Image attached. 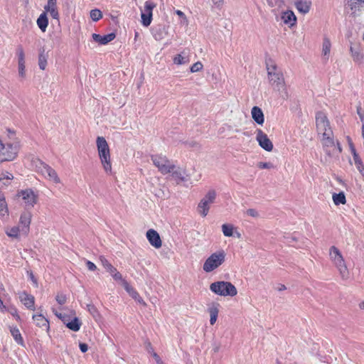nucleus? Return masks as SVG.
I'll use <instances>...</instances> for the list:
<instances>
[{
  "instance_id": "obj_1",
  "label": "nucleus",
  "mask_w": 364,
  "mask_h": 364,
  "mask_svg": "<svg viewBox=\"0 0 364 364\" xmlns=\"http://www.w3.org/2000/svg\"><path fill=\"white\" fill-rule=\"evenodd\" d=\"M97 154L104 171L107 175L112 174V161L111 150L108 142L103 136H97L96 139Z\"/></svg>"
},
{
  "instance_id": "obj_2",
  "label": "nucleus",
  "mask_w": 364,
  "mask_h": 364,
  "mask_svg": "<svg viewBox=\"0 0 364 364\" xmlns=\"http://www.w3.org/2000/svg\"><path fill=\"white\" fill-rule=\"evenodd\" d=\"M19 141H7L6 139H0V164L14 161L18 156Z\"/></svg>"
},
{
  "instance_id": "obj_3",
  "label": "nucleus",
  "mask_w": 364,
  "mask_h": 364,
  "mask_svg": "<svg viewBox=\"0 0 364 364\" xmlns=\"http://www.w3.org/2000/svg\"><path fill=\"white\" fill-rule=\"evenodd\" d=\"M330 259L339 272L342 279L346 280L349 278V270L346 261L338 247L331 246L329 249Z\"/></svg>"
},
{
  "instance_id": "obj_4",
  "label": "nucleus",
  "mask_w": 364,
  "mask_h": 364,
  "mask_svg": "<svg viewBox=\"0 0 364 364\" xmlns=\"http://www.w3.org/2000/svg\"><path fill=\"white\" fill-rule=\"evenodd\" d=\"M210 290L221 296H235L237 294V288L230 282L218 281L210 285Z\"/></svg>"
},
{
  "instance_id": "obj_5",
  "label": "nucleus",
  "mask_w": 364,
  "mask_h": 364,
  "mask_svg": "<svg viewBox=\"0 0 364 364\" xmlns=\"http://www.w3.org/2000/svg\"><path fill=\"white\" fill-rule=\"evenodd\" d=\"M225 257L226 254L223 250L211 254L203 264V271L208 273L214 271L225 262Z\"/></svg>"
},
{
  "instance_id": "obj_6",
  "label": "nucleus",
  "mask_w": 364,
  "mask_h": 364,
  "mask_svg": "<svg viewBox=\"0 0 364 364\" xmlns=\"http://www.w3.org/2000/svg\"><path fill=\"white\" fill-rule=\"evenodd\" d=\"M267 75L269 82L274 85L278 90H285V81L283 73L277 70V67L274 63H267Z\"/></svg>"
},
{
  "instance_id": "obj_7",
  "label": "nucleus",
  "mask_w": 364,
  "mask_h": 364,
  "mask_svg": "<svg viewBox=\"0 0 364 364\" xmlns=\"http://www.w3.org/2000/svg\"><path fill=\"white\" fill-rule=\"evenodd\" d=\"M151 159L159 171L164 175L171 173L176 168V166L171 162L166 156L162 154H152Z\"/></svg>"
},
{
  "instance_id": "obj_8",
  "label": "nucleus",
  "mask_w": 364,
  "mask_h": 364,
  "mask_svg": "<svg viewBox=\"0 0 364 364\" xmlns=\"http://www.w3.org/2000/svg\"><path fill=\"white\" fill-rule=\"evenodd\" d=\"M316 127L318 134L321 135V137L324 136L325 134L332 135L333 134L330 122L326 114L323 112H318L316 114Z\"/></svg>"
},
{
  "instance_id": "obj_9",
  "label": "nucleus",
  "mask_w": 364,
  "mask_h": 364,
  "mask_svg": "<svg viewBox=\"0 0 364 364\" xmlns=\"http://www.w3.org/2000/svg\"><path fill=\"white\" fill-rule=\"evenodd\" d=\"M321 142L323 151L329 156H331L336 151L338 153L342 151V148L340 145V143L338 141L335 140L333 134H332V135H329V134H325L324 136L321 138Z\"/></svg>"
},
{
  "instance_id": "obj_10",
  "label": "nucleus",
  "mask_w": 364,
  "mask_h": 364,
  "mask_svg": "<svg viewBox=\"0 0 364 364\" xmlns=\"http://www.w3.org/2000/svg\"><path fill=\"white\" fill-rule=\"evenodd\" d=\"M36 163V167L38 172L55 183H60V179L58 177L57 172L51 166L41 160H38Z\"/></svg>"
},
{
  "instance_id": "obj_11",
  "label": "nucleus",
  "mask_w": 364,
  "mask_h": 364,
  "mask_svg": "<svg viewBox=\"0 0 364 364\" xmlns=\"http://www.w3.org/2000/svg\"><path fill=\"white\" fill-rule=\"evenodd\" d=\"M215 197L216 192L214 190H210L199 203L198 211L203 217H205L208 215L210 205L214 203Z\"/></svg>"
},
{
  "instance_id": "obj_12",
  "label": "nucleus",
  "mask_w": 364,
  "mask_h": 364,
  "mask_svg": "<svg viewBox=\"0 0 364 364\" xmlns=\"http://www.w3.org/2000/svg\"><path fill=\"white\" fill-rule=\"evenodd\" d=\"M18 197H21L27 207L33 208L38 202V195L31 188L18 191Z\"/></svg>"
},
{
  "instance_id": "obj_13",
  "label": "nucleus",
  "mask_w": 364,
  "mask_h": 364,
  "mask_svg": "<svg viewBox=\"0 0 364 364\" xmlns=\"http://www.w3.org/2000/svg\"><path fill=\"white\" fill-rule=\"evenodd\" d=\"M99 260L105 269L109 273L113 279L116 282L122 280V274L114 267L109 261L103 255L99 257Z\"/></svg>"
},
{
  "instance_id": "obj_14",
  "label": "nucleus",
  "mask_w": 364,
  "mask_h": 364,
  "mask_svg": "<svg viewBox=\"0 0 364 364\" xmlns=\"http://www.w3.org/2000/svg\"><path fill=\"white\" fill-rule=\"evenodd\" d=\"M156 4L151 1H146L144 4V10L141 11V22L144 26H149L152 20V11L155 8Z\"/></svg>"
},
{
  "instance_id": "obj_15",
  "label": "nucleus",
  "mask_w": 364,
  "mask_h": 364,
  "mask_svg": "<svg viewBox=\"0 0 364 364\" xmlns=\"http://www.w3.org/2000/svg\"><path fill=\"white\" fill-rule=\"evenodd\" d=\"M32 214L29 211L23 212L19 218L18 226L21 228L22 235L27 236L30 232Z\"/></svg>"
},
{
  "instance_id": "obj_16",
  "label": "nucleus",
  "mask_w": 364,
  "mask_h": 364,
  "mask_svg": "<svg viewBox=\"0 0 364 364\" xmlns=\"http://www.w3.org/2000/svg\"><path fill=\"white\" fill-rule=\"evenodd\" d=\"M256 139L259 143V145L267 151H271L273 149V144L269 139L267 135L262 130H257Z\"/></svg>"
},
{
  "instance_id": "obj_17",
  "label": "nucleus",
  "mask_w": 364,
  "mask_h": 364,
  "mask_svg": "<svg viewBox=\"0 0 364 364\" xmlns=\"http://www.w3.org/2000/svg\"><path fill=\"white\" fill-rule=\"evenodd\" d=\"M48 13L51 17L59 21V12L57 6V0H47L46 4L44 6V11Z\"/></svg>"
},
{
  "instance_id": "obj_18",
  "label": "nucleus",
  "mask_w": 364,
  "mask_h": 364,
  "mask_svg": "<svg viewBox=\"0 0 364 364\" xmlns=\"http://www.w3.org/2000/svg\"><path fill=\"white\" fill-rule=\"evenodd\" d=\"M19 299L28 309L35 310V297L33 295L23 291L19 294Z\"/></svg>"
},
{
  "instance_id": "obj_19",
  "label": "nucleus",
  "mask_w": 364,
  "mask_h": 364,
  "mask_svg": "<svg viewBox=\"0 0 364 364\" xmlns=\"http://www.w3.org/2000/svg\"><path fill=\"white\" fill-rule=\"evenodd\" d=\"M146 237L149 243L156 249H159L162 245V242L159 234L154 229H150L146 232Z\"/></svg>"
},
{
  "instance_id": "obj_20",
  "label": "nucleus",
  "mask_w": 364,
  "mask_h": 364,
  "mask_svg": "<svg viewBox=\"0 0 364 364\" xmlns=\"http://www.w3.org/2000/svg\"><path fill=\"white\" fill-rule=\"evenodd\" d=\"M115 38V34L113 33L101 36L100 34L93 33L92 34V38L93 40L98 43L100 45H106L110 41H113Z\"/></svg>"
},
{
  "instance_id": "obj_21",
  "label": "nucleus",
  "mask_w": 364,
  "mask_h": 364,
  "mask_svg": "<svg viewBox=\"0 0 364 364\" xmlns=\"http://www.w3.org/2000/svg\"><path fill=\"white\" fill-rule=\"evenodd\" d=\"M36 325L40 328H44L47 331L50 328V324L48 320L43 316L41 314H33L32 316Z\"/></svg>"
},
{
  "instance_id": "obj_22",
  "label": "nucleus",
  "mask_w": 364,
  "mask_h": 364,
  "mask_svg": "<svg viewBox=\"0 0 364 364\" xmlns=\"http://www.w3.org/2000/svg\"><path fill=\"white\" fill-rule=\"evenodd\" d=\"M295 6L300 13L305 14L310 11L311 1V0H296Z\"/></svg>"
},
{
  "instance_id": "obj_23",
  "label": "nucleus",
  "mask_w": 364,
  "mask_h": 364,
  "mask_svg": "<svg viewBox=\"0 0 364 364\" xmlns=\"http://www.w3.org/2000/svg\"><path fill=\"white\" fill-rule=\"evenodd\" d=\"M252 119L258 124H263L264 122V117L262 109L257 106L252 107L251 111Z\"/></svg>"
},
{
  "instance_id": "obj_24",
  "label": "nucleus",
  "mask_w": 364,
  "mask_h": 364,
  "mask_svg": "<svg viewBox=\"0 0 364 364\" xmlns=\"http://www.w3.org/2000/svg\"><path fill=\"white\" fill-rule=\"evenodd\" d=\"M282 19L285 24L294 26L296 22V17L292 11H284L282 14Z\"/></svg>"
},
{
  "instance_id": "obj_25",
  "label": "nucleus",
  "mask_w": 364,
  "mask_h": 364,
  "mask_svg": "<svg viewBox=\"0 0 364 364\" xmlns=\"http://www.w3.org/2000/svg\"><path fill=\"white\" fill-rule=\"evenodd\" d=\"M173 62L175 65H184L190 62V56L183 51L181 54H178L173 58Z\"/></svg>"
},
{
  "instance_id": "obj_26",
  "label": "nucleus",
  "mask_w": 364,
  "mask_h": 364,
  "mask_svg": "<svg viewBox=\"0 0 364 364\" xmlns=\"http://www.w3.org/2000/svg\"><path fill=\"white\" fill-rule=\"evenodd\" d=\"M37 25L42 32H45L48 26V19L46 12L41 14L37 19Z\"/></svg>"
},
{
  "instance_id": "obj_27",
  "label": "nucleus",
  "mask_w": 364,
  "mask_h": 364,
  "mask_svg": "<svg viewBox=\"0 0 364 364\" xmlns=\"http://www.w3.org/2000/svg\"><path fill=\"white\" fill-rule=\"evenodd\" d=\"M6 234L8 237L13 239H19L21 233V228L18 225L9 228L6 230Z\"/></svg>"
},
{
  "instance_id": "obj_28",
  "label": "nucleus",
  "mask_w": 364,
  "mask_h": 364,
  "mask_svg": "<svg viewBox=\"0 0 364 364\" xmlns=\"http://www.w3.org/2000/svg\"><path fill=\"white\" fill-rule=\"evenodd\" d=\"M10 332L11 336H13L14 341L20 346H24V341L23 338L20 333L19 329L15 326V327H11L10 328Z\"/></svg>"
},
{
  "instance_id": "obj_29",
  "label": "nucleus",
  "mask_w": 364,
  "mask_h": 364,
  "mask_svg": "<svg viewBox=\"0 0 364 364\" xmlns=\"http://www.w3.org/2000/svg\"><path fill=\"white\" fill-rule=\"evenodd\" d=\"M9 216V208L6 199L4 196L0 197V218L4 219Z\"/></svg>"
},
{
  "instance_id": "obj_30",
  "label": "nucleus",
  "mask_w": 364,
  "mask_h": 364,
  "mask_svg": "<svg viewBox=\"0 0 364 364\" xmlns=\"http://www.w3.org/2000/svg\"><path fill=\"white\" fill-rule=\"evenodd\" d=\"M353 156L356 168L364 177V164L354 149H353Z\"/></svg>"
},
{
  "instance_id": "obj_31",
  "label": "nucleus",
  "mask_w": 364,
  "mask_h": 364,
  "mask_svg": "<svg viewBox=\"0 0 364 364\" xmlns=\"http://www.w3.org/2000/svg\"><path fill=\"white\" fill-rule=\"evenodd\" d=\"M81 326L82 322L76 316H73L72 320H70V322L67 323V327L73 331H78Z\"/></svg>"
},
{
  "instance_id": "obj_32",
  "label": "nucleus",
  "mask_w": 364,
  "mask_h": 364,
  "mask_svg": "<svg viewBox=\"0 0 364 364\" xmlns=\"http://www.w3.org/2000/svg\"><path fill=\"white\" fill-rule=\"evenodd\" d=\"M332 199L336 205H339L341 204L344 205L346 203V198L343 192L333 193Z\"/></svg>"
},
{
  "instance_id": "obj_33",
  "label": "nucleus",
  "mask_w": 364,
  "mask_h": 364,
  "mask_svg": "<svg viewBox=\"0 0 364 364\" xmlns=\"http://www.w3.org/2000/svg\"><path fill=\"white\" fill-rule=\"evenodd\" d=\"M331 43L328 38H325L322 45V55L323 56L328 59L330 51H331Z\"/></svg>"
},
{
  "instance_id": "obj_34",
  "label": "nucleus",
  "mask_w": 364,
  "mask_h": 364,
  "mask_svg": "<svg viewBox=\"0 0 364 364\" xmlns=\"http://www.w3.org/2000/svg\"><path fill=\"white\" fill-rule=\"evenodd\" d=\"M38 66L42 70H45L47 66V55L45 53L43 48L40 51L38 55Z\"/></svg>"
},
{
  "instance_id": "obj_35",
  "label": "nucleus",
  "mask_w": 364,
  "mask_h": 364,
  "mask_svg": "<svg viewBox=\"0 0 364 364\" xmlns=\"http://www.w3.org/2000/svg\"><path fill=\"white\" fill-rule=\"evenodd\" d=\"M208 312L210 314V323L211 325H214L217 321L219 309L217 306H213L208 309Z\"/></svg>"
},
{
  "instance_id": "obj_36",
  "label": "nucleus",
  "mask_w": 364,
  "mask_h": 364,
  "mask_svg": "<svg viewBox=\"0 0 364 364\" xmlns=\"http://www.w3.org/2000/svg\"><path fill=\"white\" fill-rule=\"evenodd\" d=\"M119 282L122 283L125 290L133 297H135L136 295H139L133 287H132L125 279L122 278V280H119Z\"/></svg>"
},
{
  "instance_id": "obj_37",
  "label": "nucleus",
  "mask_w": 364,
  "mask_h": 364,
  "mask_svg": "<svg viewBox=\"0 0 364 364\" xmlns=\"http://www.w3.org/2000/svg\"><path fill=\"white\" fill-rule=\"evenodd\" d=\"M234 227L232 225L223 224L222 225V231L225 236L231 237L233 235Z\"/></svg>"
},
{
  "instance_id": "obj_38",
  "label": "nucleus",
  "mask_w": 364,
  "mask_h": 364,
  "mask_svg": "<svg viewBox=\"0 0 364 364\" xmlns=\"http://www.w3.org/2000/svg\"><path fill=\"white\" fill-rule=\"evenodd\" d=\"M90 18L94 21H97L102 18V13L100 9H95L90 11Z\"/></svg>"
},
{
  "instance_id": "obj_39",
  "label": "nucleus",
  "mask_w": 364,
  "mask_h": 364,
  "mask_svg": "<svg viewBox=\"0 0 364 364\" xmlns=\"http://www.w3.org/2000/svg\"><path fill=\"white\" fill-rule=\"evenodd\" d=\"M53 312H54L55 315L57 317H58L66 326H67V323L68 322H70V321L72 320V318H73L70 315L58 313L57 311H55L54 310H53Z\"/></svg>"
},
{
  "instance_id": "obj_40",
  "label": "nucleus",
  "mask_w": 364,
  "mask_h": 364,
  "mask_svg": "<svg viewBox=\"0 0 364 364\" xmlns=\"http://www.w3.org/2000/svg\"><path fill=\"white\" fill-rule=\"evenodd\" d=\"M364 5V0H351L349 6H350L351 10L360 9V7H363Z\"/></svg>"
},
{
  "instance_id": "obj_41",
  "label": "nucleus",
  "mask_w": 364,
  "mask_h": 364,
  "mask_svg": "<svg viewBox=\"0 0 364 364\" xmlns=\"http://www.w3.org/2000/svg\"><path fill=\"white\" fill-rule=\"evenodd\" d=\"M4 139H6L7 141H13L14 139L16 141H18L16 136V132L14 131H11V129H7L6 136Z\"/></svg>"
},
{
  "instance_id": "obj_42",
  "label": "nucleus",
  "mask_w": 364,
  "mask_h": 364,
  "mask_svg": "<svg viewBox=\"0 0 364 364\" xmlns=\"http://www.w3.org/2000/svg\"><path fill=\"white\" fill-rule=\"evenodd\" d=\"M172 177L178 181H183L184 177L180 170H175V168L171 172Z\"/></svg>"
},
{
  "instance_id": "obj_43",
  "label": "nucleus",
  "mask_w": 364,
  "mask_h": 364,
  "mask_svg": "<svg viewBox=\"0 0 364 364\" xmlns=\"http://www.w3.org/2000/svg\"><path fill=\"white\" fill-rule=\"evenodd\" d=\"M18 63H25V54L22 47L17 49Z\"/></svg>"
},
{
  "instance_id": "obj_44",
  "label": "nucleus",
  "mask_w": 364,
  "mask_h": 364,
  "mask_svg": "<svg viewBox=\"0 0 364 364\" xmlns=\"http://www.w3.org/2000/svg\"><path fill=\"white\" fill-rule=\"evenodd\" d=\"M203 65L202 64V63L200 61H198L192 65V66L191 67V72L196 73V72L200 71L203 69Z\"/></svg>"
},
{
  "instance_id": "obj_45",
  "label": "nucleus",
  "mask_w": 364,
  "mask_h": 364,
  "mask_svg": "<svg viewBox=\"0 0 364 364\" xmlns=\"http://www.w3.org/2000/svg\"><path fill=\"white\" fill-rule=\"evenodd\" d=\"M6 311H9V313L15 318V319L17 321H21V317H20V316H19V314L18 313L17 309L15 306H11L9 309H7Z\"/></svg>"
},
{
  "instance_id": "obj_46",
  "label": "nucleus",
  "mask_w": 364,
  "mask_h": 364,
  "mask_svg": "<svg viewBox=\"0 0 364 364\" xmlns=\"http://www.w3.org/2000/svg\"><path fill=\"white\" fill-rule=\"evenodd\" d=\"M18 63V74L21 77L24 78L26 77V65L25 63Z\"/></svg>"
},
{
  "instance_id": "obj_47",
  "label": "nucleus",
  "mask_w": 364,
  "mask_h": 364,
  "mask_svg": "<svg viewBox=\"0 0 364 364\" xmlns=\"http://www.w3.org/2000/svg\"><path fill=\"white\" fill-rule=\"evenodd\" d=\"M257 167L260 169H270L272 168L274 166L270 162H259Z\"/></svg>"
},
{
  "instance_id": "obj_48",
  "label": "nucleus",
  "mask_w": 364,
  "mask_h": 364,
  "mask_svg": "<svg viewBox=\"0 0 364 364\" xmlns=\"http://www.w3.org/2000/svg\"><path fill=\"white\" fill-rule=\"evenodd\" d=\"M55 299L59 304L63 305L65 304L67 301V297L63 294H58L56 295Z\"/></svg>"
},
{
  "instance_id": "obj_49",
  "label": "nucleus",
  "mask_w": 364,
  "mask_h": 364,
  "mask_svg": "<svg viewBox=\"0 0 364 364\" xmlns=\"http://www.w3.org/2000/svg\"><path fill=\"white\" fill-rule=\"evenodd\" d=\"M350 50L354 60H359L361 58L360 54L358 51H354L353 47L350 46Z\"/></svg>"
},
{
  "instance_id": "obj_50",
  "label": "nucleus",
  "mask_w": 364,
  "mask_h": 364,
  "mask_svg": "<svg viewBox=\"0 0 364 364\" xmlns=\"http://www.w3.org/2000/svg\"><path fill=\"white\" fill-rule=\"evenodd\" d=\"M13 178H14V176L11 173L6 171L5 173H3L1 174V176L0 178V181H3L4 179L11 181Z\"/></svg>"
},
{
  "instance_id": "obj_51",
  "label": "nucleus",
  "mask_w": 364,
  "mask_h": 364,
  "mask_svg": "<svg viewBox=\"0 0 364 364\" xmlns=\"http://www.w3.org/2000/svg\"><path fill=\"white\" fill-rule=\"evenodd\" d=\"M145 347H146V349L148 351V353H150L151 355H152L153 353H155L151 342H149V341L146 342Z\"/></svg>"
},
{
  "instance_id": "obj_52",
  "label": "nucleus",
  "mask_w": 364,
  "mask_h": 364,
  "mask_svg": "<svg viewBox=\"0 0 364 364\" xmlns=\"http://www.w3.org/2000/svg\"><path fill=\"white\" fill-rule=\"evenodd\" d=\"M86 266L90 271H95L97 269V266L91 261L87 260L86 262Z\"/></svg>"
},
{
  "instance_id": "obj_53",
  "label": "nucleus",
  "mask_w": 364,
  "mask_h": 364,
  "mask_svg": "<svg viewBox=\"0 0 364 364\" xmlns=\"http://www.w3.org/2000/svg\"><path fill=\"white\" fill-rule=\"evenodd\" d=\"M247 214L253 218H256L258 216V213L256 210L250 208L247 210Z\"/></svg>"
},
{
  "instance_id": "obj_54",
  "label": "nucleus",
  "mask_w": 364,
  "mask_h": 364,
  "mask_svg": "<svg viewBox=\"0 0 364 364\" xmlns=\"http://www.w3.org/2000/svg\"><path fill=\"white\" fill-rule=\"evenodd\" d=\"M152 357L154 358L155 361L158 363V364H164L162 360L161 359V358L159 357V355L155 352V353H153V354L151 355Z\"/></svg>"
},
{
  "instance_id": "obj_55",
  "label": "nucleus",
  "mask_w": 364,
  "mask_h": 364,
  "mask_svg": "<svg viewBox=\"0 0 364 364\" xmlns=\"http://www.w3.org/2000/svg\"><path fill=\"white\" fill-rule=\"evenodd\" d=\"M80 349L82 353H85L88 350V346L87 344L85 343H80L79 345Z\"/></svg>"
},
{
  "instance_id": "obj_56",
  "label": "nucleus",
  "mask_w": 364,
  "mask_h": 364,
  "mask_svg": "<svg viewBox=\"0 0 364 364\" xmlns=\"http://www.w3.org/2000/svg\"><path fill=\"white\" fill-rule=\"evenodd\" d=\"M212 1L217 8H220L224 3V0H212Z\"/></svg>"
},
{
  "instance_id": "obj_57",
  "label": "nucleus",
  "mask_w": 364,
  "mask_h": 364,
  "mask_svg": "<svg viewBox=\"0 0 364 364\" xmlns=\"http://www.w3.org/2000/svg\"><path fill=\"white\" fill-rule=\"evenodd\" d=\"M176 14L178 16H181V17H184V16H185L184 13H183V11H180V10H176Z\"/></svg>"
},
{
  "instance_id": "obj_58",
  "label": "nucleus",
  "mask_w": 364,
  "mask_h": 364,
  "mask_svg": "<svg viewBox=\"0 0 364 364\" xmlns=\"http://www.w3.org/2000/svg\"><path fill=\"white\" fill-rule=\"evenodd\" d=\"M359 306L360 309H364V301L359 304Z\"/></svg>"
},
{
  "instance_id": "obj_59",
  "label": "nucleus",
  "mask_w": 364,
  "mask_h": 364,
  "mask_svg": "<svg viewBox=\"0 0 364 364\" xmlns=\"http://www.w3.org/2000/svg\"><path fill=\"white\" fill-rule=\"evenodd\" d=\"M285 289H286L285 286L282 285V287L280 288V290Z\"/></svg>"
},
{
  "instance_id": "obj_60",
  "label": "nucleus",
  "mask_w": 364,
  "mask_h": 364,
  "mask_svg": "<svg viewBox=\"0 0 364 364\" xmlns=\"http://www.w3.org/2000/svg\"><path fill=\"white\" fill-rule=\"evenodd\" d=\"M138 37V33H135V38Z\"/></svg>"
}]
</instances>
